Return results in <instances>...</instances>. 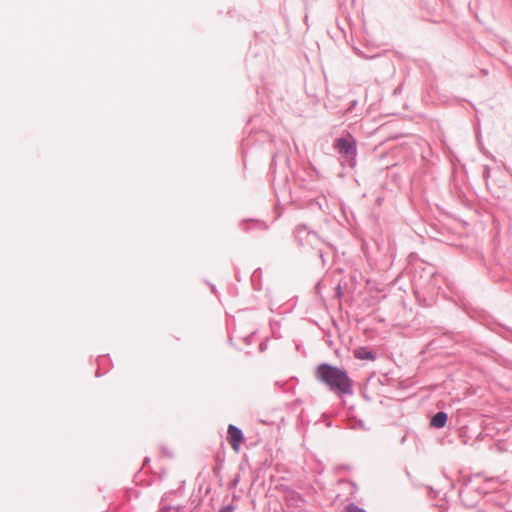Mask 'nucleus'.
<instances>
[{
	"instance_id": "obj_1",
	"label": "nucleus",
	"mask_w": 512,
	"mask_h": 512,
	"mask_svg": "<svg viewBox=\"0 0 512 512\" xmlns=\"http://www.w3.org/2000/svg\"><path fill=\"white\" fill-rule=\"evenodd\" d=\"M316 377L325 383L332 391L341 394L352 392V381L347 373L335 366L321 364L316 369Z\"/></svg>"
},
{
	"instance_id": "obj_2",
	"label": "nucleus",
	"mask_w": 512,
	"mask_h": 512,
	"mask_svg": "<svg viewBox=\"0 0 512 512\" xmlns=\"http://www.w3.org/2000/svg\"><path fill=\"white\" fill-rule=\"evenodd\" d=\"M334 148L341 155L349 158L352 162L351 165L354 164L356 157V141L350 134H348L346 137L335 140Z\"/></svg>"
},
{
	"instance_id": "obj_3",
	"label": "nucleus",
	"mask_w": 512,
	"mask_h": 512,
	"mask_svg": "<svg viewBox=\"0 0 512 512\" xmlns=\"http://www.w3.org/2000/svg\"><path fill=\"white\" fill-rule=\"evenodd\" d=\"M227 434L228 443L231 445L234 452L238 453L240 451V445L244 440L241 430L234 425H229Z\"/></svg>"
},
{
	"instance_id": "obj_4",
	"label": "nucleus",
	"mask_w": 512,
	"mask_h": 512,
	"mask_svg": "<svg viewBox=\"0 0 512 512\" xmlns=\"http://www.w3.org/2000/svg\"><path fill=\"white\" fill-rule=\"evenodd\" d=\"M448 416L445 412L436 413L430 422V425L435 428H443L446 425Z\"/></svg>"
},
{
	"instance_id": "obj_5",
	"label": "nucleus",
	"mask_w": 512,
	"mask_h": 512,
	"mask_svg": "<svg viewBox=\"0 0 512 512\" xmlns=\"http://www.w3.org/2000/svg\"><path fill=\"white\" fill-rule=\"evenodd\" d=\"M354 356L358 359L362 360H373L374 357L372 353L366 349H357L354 351Z\"/></svg>"
},
{
	"instance_id": "obj_6",
	"label": "nucleus",
	"mask_w": 512,
	"mask_h": 512,
	"mask_svg": "<svg viewBox=\"0 0 512 512\" xmlns=\"http://www.w3.org/2000/svg\"><path fill=\"white\" fill-rule=\"evenodd\" d=\"M345 511L346 512H366L364 511L363 509L359 508L358 506L354 505V504H349L346 508H345Z\"/></svg>"
},
{
	"instance_id": "obj_7",
	"label": "nucleus",
	"mask_w": 512,
	"mask_h": 512,
	"mask_svg": "<svg viewBox=\"0 0 512 512\" xmlns=\"http://www.w3.org/2000/svg\"><path fill=\"white\" fill-rule=\"evenodd\" d=\"M234 507L232 505L225 506L219 510V512H233Z\"/></svg>"
}]
</instances>
